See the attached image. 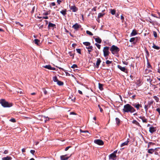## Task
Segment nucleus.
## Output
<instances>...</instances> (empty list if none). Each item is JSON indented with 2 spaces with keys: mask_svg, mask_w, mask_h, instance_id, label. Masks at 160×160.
I'll return each mask as SVG.
<instances>
[{
  "mask_svg": "<svg viewBox=\"0 0 160 160\" xmlns=\"http://www.w3.org/2000/svg\"><path fill=\"white\" fill-rule=\"evenodd\" d=\"M122 111L123 113H132L136 111V110L130 105L127 104L124 106Z\"/></svg>",
  "mask_w": 160,
  "mask_h": 160,
  "instance_id": "nucleus-1",
  "label": "nucleus"
},
{
  "mask_svg": "<svg viewBox=\"0 0 160 160\" xmlns=\"http://www.w3.org/2000/svg\"><path fill=\"white\" fill-rule=\"evenodd\" d=\"M0 104L4 108H9L12 107V103H9L5 101V99H2L0 100Z\"/></svg>",
  "mask_w": 160,
  "mask_h": 160,
  "instance_id": "nucleus-2",
  "label": "nucleus"
},
{
  "mask_svg": "<svg viewBox=\"0 0 160 160\" xmlns=\"http://www.w3.org/2000/svg\"><path fill=\"white\" fill-rule=\"evenodd\" d=\"M110 50L111 51L112 53L114 54L115 53L118 52L120 51V49L117 46L113 45L111 47Z\"/></svg>",
  "mask_w": 160,
  "mask_h": 160,
  "instance_id": "nucleus-3",
  "label": "nucleus"
},
{
  "mask_svg": "<svg viewBox=\"0 0 160 160\" xmlns=\"http://www.w3.org/2000/svg\"><path fill=\"white\" fill-rule=\"evenodd\" d=\"M109 47H105L104 48L103 50V52L104 56L105 57H107L109 55Z\"/></svg>",
  "mask_w": 160,
  "mask_h": 160,
  "instance_id": "nucleus-4",
  "label": "nucleus"
},
{
  "mask_svg": "<svg viewBox=\"0 0 160 160\" xmlns=\"http://www.w3.org/2000/svg\"><path fill=\"white\" fill-rule=\"evenodd\" d=\"M153 102L154 101L153 100H151L148 102L147 105H145L144 108L145 109L146 112H147L148 108H150L151 105L153 104Z\"/></svg>",
  "mask_w": 160,
  "mask_h": 160,
  "instance_id": "nucleus-5",
  "label": "nucleus"
},
{
  "mask_svg": "<svg viewBox=\"0 0 160 160\" xmlns=\"http://www.w3.org/2000/svg\"><path fill=\"white\" fill-rule=\"evenodd\" d=\"M94 142L95 143L99 145H102L104 144L103 141L101 139H95Z\"/></svg>",
  "mask_w": 160,
  "mask_h": 160,
  "instance_id": "nucleus-6",
  "label": "nucleus"
},
{
  "mask_svg": "<svg viewBox=\"0 0 160 160\" xmlns=\"http://www.w3.org/2000/svg\"><path fill=\"white\" fill-rule=\"evenodd\" d=\"M132 106L136 108L138 110H139L140 108L142 107V105L141 104H139L138 103H133Z\"/></svg>",
  "mask_w": 160,
  "mask_h": 160,
  "instance_id": "nucleus-7",
  "label": "nucleus"
},
{
  "mask_svg": "<svg viewBox=\"0 0 160 160\" xmlns=\"http://www.w3.org/2000/svg\"><path fill=\"white\" fill-rule=\"evenodd\" d=\"M67 154L64 155H62L60 156L61 160H67L70 157L71 155L69 157L67 156Z\"/></svg>",
  "mask_w": 160,
  "mask_h": 160,
  "instance_id": "nucleus-8",
  "label": "nucleus"
},
{
  "mask_svg": "<svg viewBox=\"0 0 160 160\" xmlns=\"http://www.w3.org/2000/svg\"><path fill=\"white\" fill-rule=\"evenodd\" d=\"M81 27V26L79 25L78 23H76L72 26V28L76 30H78V28Z\"/></svg>",
  "mask_w": 160,
  "mask_h": 160,
  "instance_id": "nucleus-9",
  "label": "nucleus"
},
{
  "mask_svg": "<svg viewBox=\"0 0 160 160\" xmlns=\"http://www.w3.org/2000/svg\"><path fill=\"white\" fill-rule=\"evenodd\" d=\"M157 128L156 127H151L149 128V131L151 133H153L154 132L156 131Z\"/></svg>",
  "mask_w": 160,
  "mask_h": 160,
  "instance_id": "nucleus-10",
  "label": "nucleus"
},
{
  "mask_svg": "<svg viewBox=\"0 0 160 160\" xmlns=\"http://www.w3.org/2000/svg\"><path fill=\"white\" fill-rule=\"evenodd\" d=\"M142 120V122L144 123H147L148 122V120L144 116H140L138 117Z\"/></svg>",
  "mask_w": 160,
  "mask_h": 160,
  "instance_id": "nucleus-11",
  "label": "nucleus"
},
{
  "mask_svg": "<svg viewBox=\"0 0 160 160\" xmlns=\"http://www.w3.org/2000/svg\"><path fill=\"white\" fill-rule=\"evenodd\" d=\"M70 9L73 12H76L78 10V9L75 6H71L70 7Z\"/></svg>",
  "mask_w": 160,
  "mask_h": 160,
  "instance_id": "nucleus-12",
  "label": "nucleus"
},
{
  "mask_svg": "<svg viewBox=\"0 0 160 160\" xmlns=\"http://www.w3.org/2000/svg\"><path fill=\"white\" fill-rule=\"evenodd\" d=\"M118 68H119L121 71L124 72H126V68L124 67H122L121 66L118 65Z\"/></svg>",
  "mask_w": 160,
  "mask_h": 160,
  "instance_id": "nucleus-13",
  "label": "nucleus"
},
{
  "mask_svg": "<svg viewBox=\"0 0 160 160\" xmlns=\"http://www.w3.org/2000/svg\"><path fill=\"white\" fill-rule=\"evenodd\" d=\"M129 142V139L128 138L127 140V141H125V142L122 143V144L121 145V147H122L123 146H125V145H128V143Z\"/></svg>",
  "mask_w": 160,
  "mask_h": 160,
  "instance_id": "nucleus-14",
  "label": "nucleus"
},
{
  "mask_svg": "<svg viewBox=\"0 0 160 160\" xmlns=\"http://www.w3.org/2000/svg\"><path fill=\"white\" fill-rule=\"evenodd\" d=\"M157 148H155L154 149H148V153H150V154H152L155 150H157Z\"/></svg>",
  "mask_w": 160,
  "mask_h": 160,
  "instance_id": "nucleus-15",
  "label": "nucleus"
},
{
  "mask_svg": "<svg viewBox=\"0 0 160 160\" xmlns=\"http://www.w3.org/2000/svg\"><path fill=\"white\" fill-rule=\"evenodd\" d=\"M12 158L9 156H7L6 157H3L2 158V160H12Z\"/></svg>",
  "mask_w": 160,
  "mask_h": 160,
  "instance_id": "nucleus-16",
  "label": "nucleus"
},
{
  "mask_svg": "<svg viewBox=\"0 0 160 160\" xmlns=\"http://www.w3.org/2000/svg\"><path fill=\"white\" fill-rule=\"evenodd\" d=\"M101 62V60L100 58H98L97 60L96 63V65L97 68H98L99 67V66L100 65V63Z\"/></svg>",
  "mask_w": 160,
  "mask_h": 160,
  "instance_id": "nucleus-17",
  "label": "nucleus"
},
{
  "mask_svg": "<svg viewBox=\"0 0 160 160\" xmlns=\"http://www.w3.org/2000/svg\"><path fill=\"white\" fill-rule=\"evenodd\" d=\"M55 26H56V25L55 24H54L50 22H49L48 23V28H49L50 27H52V28L55 27Z\"/></svg>",
  "mask_w": 160,
  "mask_h": 160,
  "instance_id": "nucleus-18",
  "label": "nucleus"
},
{
  "mask_svg": "<svg viewBox=\"0 0 160 160\" xmlns=\"http://www.w3.org/2000/svg\"><path fill=\"white\" fill-rule=\"evenodd\" d=\"M116 155L114 153H112L110 154L109 156V158H111L114 160V158L116 157Z\"/></svg>",
  "mask_w": 160,
  "mask_h": 160,
  "instance_id": "nucleus-19",
  "label": "nucleus"
},
{
  "mask_svg": "<svg viewBox=\"0 0 160 160\" xmlns=\"http://www.w3.org/2000/svg\"><path fill=\"white\" fill-rule=\"evenodd\" d=\"M95 41L97 42L100 43H101L102 42V40L99 37H98L97 38H95Z\"/></svg>",
  "mask_w": 160,
  "mask_h": 160,
  "instance_id": "nucleus-20",
  "label": "nucleus"
},
{
  "mask_svg": "<svg viewBox=\"0 0 160 160\" xmlns=\"http://www.w3.org/2000/svg\"><path fill=\"white\" fill-rule=\"evenodd\" d=\"M57 82V84L60 86H62L63 85V82L61 81H54Z\"/></svg>",
  "mask_w": 160,
  "mask_h": 160,
  "instance_id": "nucleus-21",
  "label": "nucleus"
},
{
  "mask_svg": "<svg viewBox=\"0 0 160 160\" xmlns=\"http://www.w3.org/2000/svg\"><path fill=\"white\" fill-rule=\"evenodd\" d=\"M137 34V32L135 30H132V32L131 33L130 36H135Z\"/></svg>",
  "mask_w": 160,
  "mask_h": 160,
  "instance_id": "nucleus-22",
  "label": "nucleus"
},
{
  "mask_svg": "<svg viewBox=\"0 0 160 160\" xmlns=\"http://www.w3.org/2000/svg\"><path fill=\"white\" fill-rule=\"evenodd\" d=\"M86 48L88 49V53L89 54H90V52L91 51L92 49L93 48V47L92 46H89L88 47H87Z\"/></svg>",
  "mask_w": 160,
  "mask_h": 160,
  "instance_id": "nucleus-23",
  "label": "nucleus"
},
{
  "mask_svg": "<svg viewBox=\"0 0 160 160\" xmlns=\"http://www.w3.org/2000/svg\"><path fill=\"white\" fill-rule=\"evenodd\" d=\"M67 10L65 9V10H62L60 11V13L62 14L63 16H65L66 14Z\"/></svg>",
  "mask_w": 160,
  "mask_h": 160,
  "instance_id": "nucleus-24",
  "label": "nucleus"
},
{
  "mask_svg": "<svg viewBox=\"0 0 160 160\" xmlns=\"http://www.w3.org/2000/svg\"><path fill=\"white\" fill-rule=\"evenodd\" d=\"M99 88L100 90H102L103 89V84L101 83H98Z\"/></svg>",
  "mask_w": 160,
  "mask_h": 160,
  "instance_id": "nucleus-25",
  "label": "nucleus"
},
{
  "mask_svg": "<svg viewBox=\"0 0 160 160\" xmlns=\"http://www.w3.org/2000/svg\"><path fill=\"white\" fill-rule=\"evenodd\" d=\"M142 82L141 81H137V82H136L137 85L138 87H139L141 86L142 84Z\"/></svg>",
  "mask_w": 160,
  "mask_h": 160,
  "instance_id": "nucleus-26",
  "label": "nucleus"
},
{
  "mask_svg": "<svg viewBox=\"0 0 160 160\" xmlns=\"http://www.w3.org/2000/svg\"><path fill=\"white\" fill-rule=\"evenodd\" d=\"M115 120L117 125L119 126L120 124V119L118 118H116L115 119Z\"/></svg>",
  "mask_w": 160,
  "mask_h": 160,
  "instance_id": "nucleus-27",
  "label": "nucleus"
},
{
  "mask_svg": "<svg viewBox=\"0 0 160 160\" xmlns=\"http://www.w3.org/2000/svg\"><path fill=\"white\" fill-rule=\"evenodd\" d=\"M132 123L133 124L136 125L137 126H140L139 123L137 121H136V120H133L132 122Z\"/></svg>",
  "mask_w": 160,
  "mask_h": 160,
  "instance_id": "nucleus-28",
  "label": "nucleus"
},
{
  "mask_svg": "<svg viewBox=\"0 0 160 160\" xmlns=\"http://www.w3.org/2000/svg\"><path fill=\"white\" fill-rule=\"evenodd\" d=\"M43 67L44 68H45L48 69L49 70H51V67L50 65H46L45 66H43Z\"/></svg>",
  "mask_w": 160,
  "mask_h": 160,
  "instance_id": "nucleus-29",
  "label": "nucleus"
},
{
  "mask_svg": "<svg viewBox=\"0 0 160 160\" xmlns=\"http://www.w3.org/2000/svg\"><path fill=\"white\" fill-rule=\"evenodd\" d=\"M105 15V13H98V18H99L102 17Z\"/></svg>",
  "mask_w": 160,
  "mask_h": 160,
  "instance_id": "nucleus-30",
  "label": "nucleus"
},
{
  "mask_svg": "<svg viewBox=\"0 0 160 160\" xmlns=\"http://www.w3.org/2000/svg\"><path fill=\"white\" fill-rule=\"evenodd\" d=\"M83 43L86 46H88V47L90 46V45H91L90 43L89 42H83Z\"/></svg>",
  "mask_w": 160,
  "mask_h": 160,
  "instance_id": "nucleus-31",
  "label": "nucleus"
},
{
  "mask_svg": "<svg viewBox=\"0 0 160 160\" xmlns=\"http://www.w3.org/2000/svg\"><path fill=\"white\" fill-rule=\"evenodd\" d=\"M152 47L154 49L157 50H159L160 48L159 47L156 46L154 43L153 44V46H152Z\"/></svg>",
  "mask_w": 160,
  "mask_h": 160,
  "instance_id": "nucleus-32",
  "label": "nucleus"
},
{
  "mask_svg": "<svg viewBox=\"0 0 160 160\" xmlns=\"http://www.w3.org/2000/svg\"><path fill=\"white\" fill-rule=\"evenodd\" d=\"M153 98L156 100V102H158L159 101V98L157 96H155L153 97Z\"/></svg>",
  "mask_w": 160,
  "mask_h": 160,
  "instance_id": "nucleus-33",
  "label": "nucleus"
},
{
  "mask_svg": "<svg viewBox=\"0 0 160 160\" xmlns=\"http://www.w3.org/2000/svg\"><path fill=\"white\" fill-rule=\"evenodd\" d=\"M34 41L35 43L36 44L38 45V42H40V40L38 39H34Z\"/></svg>",
  "mask_w": 160,
  "mask_h": 160,
  "instance_id": "nucleus-34",
  "label": "nucleus"
},
{
  "mask_svg": "<svg viewBox=\"0 0 160 160\" xmlns=\"http://www.w3.org/2000/svg\"><path fill=\"white\" fill-rule=\"evenodd\" d=\"M111 13L112 15H114L116 11L115 9H111L110 10Z\"/></svg>",
  "mask_w": 160,
  "mask_h": 160,
  "instance_id": "nucleus-35",
  "label": "nucleus"
},
{
  "mask_svg": "<svg viewBox=\"0 0 160 160\" xmlns=\"http://www.w3.org/2000/svg\"><path fill=\"white\" fill-rule=\"evenodd\" d=\"M51 12L50 10H49L48 11L44 13H43V15H47L50 14Z\"/></svg>",
  "mask_w": 160,
  "mask_h": 160,
  "instance_id": "nucleus-36",
  "label": "nucleus"
},
{
  "mask_svg": "<svg viewBox=\"0 0 160 160\" xmlns=\"http://www.w3.org/2000/svg\"><path fill=\"white\" fill-rule=\"evenodd\" d=\"M86 33L90 36H92L93 35V34L91 32L88 30L86 31Z\"/></svg>",
  "mask_w": 160,
  "mask_h": 160,
  "instance_id": "nucleus-37",
  "label": "nucleus"
},
{
  "mask_svg": "<svg viewBox=\"0 0 160 160\" xmlns=\"http://www.w3.org/2000/svg\"><path fill=\"white\" fill-rule=\"evenodd\" d=\"M17 92L18 93H19L21 94L23 93V91L21 90L20 89H18Z\"/></svg>",
  "mask_w": 160,
  "mask_h": 160,
  "instance_id": "nucleus-38",
  "label": "nucleus"
},
{
  "mask_svg": "<svg viewBox=\"0 0 160 160\" xmlns=\"http://www.w3.org/2000/svg\"><path fill=\"white\" fill-rule=\"evenodd\" d=\"M151 65L149 62L148 61L147 62V68H151Z\"/></svg>",
  "mask_w": 160,
  "mask_h": 160,
  "instance_id": "nucleus-39",
  "label": "nucleus"
},
{
  "mask_svg": "<svg viewBox=\"0 0 160 160\" xmlns=\"http://www.w3.org/2000/svg\"><path fill=\"white\" fill-rule=\"evenodd\" d=\"M71 68H72L74 69L76 68H77L78 66L76 64H74L71 66Z\"/></svg>",
  "mask_w": 160,
  "mask_h": 160,
  "instance_id": "nucleus-40",
  "label": "nucleus"
},
{
  "mask_svg": "<svg viewBox=\"0 0 160 160\" xmlns=\"http://www.w3.org/2000/svg\"><path fill=\"white\" fill-rule=\"evenodd\" d=\"M95 45L97 46V47L99 49H100V48H101V45L99 44H98L97 43H95Z\"/></svg>",
  "mask_w": 160,
  "mask_h": 160,
  "instance_id": "nucleus-41",
  "label": "nucleus"
},
{
  "mask_svg": "<svg viewBox=\"0 0 160 160\" xmlns=\"http://www.w3.org/2000/svg\"><path fill=\"white\" fill-rule=\"evenodd\" d=\"M98 108H99V109H100V111L101 112H103V109H102L101 108L100 105L99 104H98Z\"/></svg>",
  "mask_w": 160,
  "mask_h": 160,
  "instance_id": "nucleus-42",
  "label": "nucleus"
},
{
  "mask_svg": "<svg viewBox=\"0 0 160 160\" xmlns=\"http://www.w3.org/2000/svg\"><path fill=\"white\" fill-rule=\"evenodd\" d=\"M135 38H131L130 39V40H129V41L130 42H133V41H135Z\"/></svg>",
  "mask_w": 160,
  "mask_h": 160,
  "instance_id": "nucleus-43",
  "label": "nucleus"
},
{
  "mask_svg": "<svg viewBox=\"0 0 160 160\" xmlns=\"http://www.w3.org/2000/svg\"><path fill=\"white\" fill-rule=\"evenodd\" d=\"M153 35L155 38H157V33L155 31L153 32Z\"/></svg>",
  "mask_w": 160,
  "mask_h": 160,
  "instance_id": "nucleus-44",
  "label": "nucleus"
},
{
  "mask_svg": "<svg viewBox=\"0 0 160 160\" xmlns=\"http://www.w3.org/2000/svg\"><path fill=\"white\" fill-rule=\"evenodd\" d=\"M10 121L13 122H16L15 119L14 118H11L10 120Z\"/></svg>",
  "mask_w": 160,
  "mask_h": 160,
  "instance_id": "nucleus-45",
  "label": "nucleus"
},
{
  "mask_svg": "<svg viewBox=\"0 0 160 160\" xmlns=\"http://www.w3.org/2000/svg\"><path fill=\"white\" fill-rule=\"evenodd\" d=\"M43 91L45 95H46L47 94V92L45 88H42Z\"/></svg>",
  "mask_w": 160,
  "mask_h": 160,
  "instance_id": "nucleus-46",
  "label": "nucleus"
},
{
  "mask_svg": "<svg viewBox=\"0 0 160 160\" xmlns=\"http://www.w3.org/2000/svg\"><path fill=\"white\" fill-rule=\"evenodd\" d=\"M76 51L79 54H81V50L80 49H76Z\"/></svg>",
  "mask_w": 160,
  "mask_h": 160,
  "instance_id": "nucleus-47",
  "label": "nucleus"
},
{
  "mask_svg": "<svg viewBox=\"0 0 160 160\" xmlns=\"http://www.w3.org/2000/svg\"><path fill=\"white\" fill-rule=\"evenodd\" d=\"M112 61H110L108 60L106 61V63L107 64H111L112 63Z\"/></svg>",
  "mask_w": 160,
  "mask_h": 160,
  "instance_id": "nucleus-48",
  "label": "nucleus"
},
{
  "mask_svg": "<svg viewBox=\"0 0 160 160\" xmlns=\"http://www.w3.org/2000/svg\"><path fill=\"white\" fill-rule=\"evenodd\" d=\"M151 15L152 16V17H155V18H158V15L156 14H151Z\"/></svg>",
  "mask_w": 160,
  "mask_h": 160,
  "instance_id": "nucleus-49",
  "label": "nucleus"
},
{
  "mask_svg": "<svg viewBox=\"0 0 160 160\" xmlns=\"http://www.w3.org/2000/svg\"><path fill=\"white\" fill-rule=\"evenodd\" d=\"M30 152L33 155L35 151L34 150H30Z\"/></svg>",
  "mask_w": 160,
  "mask_h": 160,
  "instance_id": "nucleus-50",
  "label": "nucleus"
},
{
  "mask_svg": "<svg viewBox=\"0 0 160 160\" xmlns=\"http://www.w3.org/2000/svg\"><path fill=\"white\" fill-rule=\"evenodd\" d=\"M156 110L158 112L159 115H160V108H158L156 109Z\"/></svg>",
  "mask_w": 160,
  "mask_h": 160,
  "instance_id": "nucleus-51",
  "label": "nucleus"
},
{
  "mask_svg": "<svg viewBox=\"0 0 160 160\" xmlns=\"http://www.w3.org/2000/svg\"><path fill=\"white\" fill-rule=\"evenodd\" d=\"M55 3L54 2H52L50 4V6H53L55 5Z\"/></svg>",
  "mask_w": 160,
  "mask_h": 160,
  "instance_id": "nucleus-52",
  "label": "nucleus"
},
{
  "mask_svg": "<svg viewBox=\"0 0 160 160\" xmlns=\"http://www.w3.org/2000/svg\"><path fill=\"white\" fill-rule=\"evenodd\" d=\"M71 147V146H69L67 147L65 149V151H67L69 149V148Z\"/></svg>",
  "mask_w": 160,
  "mask_h": 160,
  "instance_id": "nucleus-53",
  "label": "nucleus"
},
{
  "mask_svg": "<svg viewBox=\"0 0 160 160\" xmlns=\"http://www.w3.org/2000/svg\"><path fill=\"white\" fill-rule=\"evenodd\" d=\"M149 20H148V21L151 24H152L153 23V22L152 20L150 18H149Z\"/></svg>",
  "mask_w": 160,
  "mask_h": 160,
  "instance_id": "nucleus-54",
  "label": "nucleus"
},
{
  "mask_svg": "<svg viewBox=\"0 0 160 160\" xmlns=\"http://www.w3.org/2000/svg\"><path fill=\"white\" fill-rule=\"evenodd\" d=\"M34 9H35V7H34L32 8V11H31V12L32 13H33L34 12Z\"/></svg>",
  "mask_w": 160,
  "mask_h": 160,
  "instance_id": "nucleus-55",
  "label": "nucleus"
},
{
  "mask_svg": "<svg viewBox=\"0 0 160 160\" xmlns=\"http://www.w3.org/2000/svg\"><path fill=\"white\" fill-rule=\"evenodd\" d=\"M157 14H158L157 18L160 19V13L159 12H157Z\"/></svg>",
  "mask_w": 160,
  "mask_h": 160,
  "instance_id": "nucleus-56",
  "label": "nucleus"
},
{
  "mask_svg": "<svg viewBox=\"0 0 160 160\" xmlns=\"http://www.w3.org/2000/svg\"><path fill=\"white\" fill-rule=\"evenodd\" d=\"M62 1H61L60 0H57V3L59 4H60V3Z\"/></svg>",
  "mask_w": 160,
  "mask_h": 160,
  "instance_id": "nucleus-57",
  "label": "nucleus"
},
{
  "mask_svg": "<svg viewBox=\"0 0 160 160\" xmlns=\"http://www.w3.org/2000/svg\"><path fill=\"white\" fill-rule=\"evenodd\" d=\"M8 153V150H5L3 152V153L5 154H7Z\"/></svg>",
  "mask_w": 160,
  "mask_h": 160,
  "instance_id": "nucleus-58",
  "label": "nucleus"
},
{
  "mask_svg": "<svg viewBox=\"0 0 160 160\" xmlns=\"http://www.w3.org/2000/svg\"><path fill=\"white\" fill-rule=\"evenodd\" d=\"M92 11H95L96 10V7H94L92 9Z\"/></svg>",
  "mask_w": 160,
  "mask_h": 160,
  "instance_id": "nucleus-59",
  "label": "nucleus"
},
{
  "mask_svg": "<svg viewBox=\"0 0 160 160\" xmlns=\"http://www.w3.org/2000/svg\"><path fill=\"white\" fill-rule=\"evenodd\" d=\"M71 115H76V114L74 112H70Z\"/></svg>",
  "mask_w": 160,
  "mask_h": 160,
  "instance_id": "nucleus-60",
  "label": "nucleus"
},
{
  "mask_svg": "<svg viewBox=\"0 0 160 160\" xmlns=\"http://www.w3.org/2000/svg\"><path fill=\"white\" fill-rule=\"evenodd\" d=\"M78 92L80 94H82V92L80 90H78Z\"/></svg>",
  "mask_w": 160,
  "mask_h": 160,
  "instance_id": "nucleus-61",
  "label": "nucleus"
},
{
  "mask_svg": "<svg viewBox=\"0 0 160 160\" xmlns=\"http://www.w3.org/2000/svg\"><path fill=\"white\" fill-rule=\"evenodd\" d=\"M69 54L70 56H72L73 57H74V55L71 52H69Z\"/></svg>",
  "mask_w": 160,
  "mask_h": 160,
  "instance_id": "nucleus-62",
  "label": "nucleus"
},
{
  "mask_svg": "<svg viewBox=\"0 0 160 160\" xmlns=\"http://www.w3.org/2000/svg\"><path fill=\"white\" fill-rule=\"evenodd\" d=\"M22 152H25L26 151L25 149L24 148H23L22 150Z\"/></svg>",
  "mask_w": 160,
  "mask_h": 160,
  "instance_id": "nucleus-63",
  "label": "nucleus"
},
{
  "mask_svg": "<svg viewBox=\"0 0 160 160\" xmlns=\"http://www.w3.org/2000/svg\"><path fill=\"white\" fill-rule=\"evenodd\" d=\"M154 152L155 154L157 155H158V152L155 151Z\"/></svg>",
  "mask_w": 160,
  "mask_h": 160,
  "instance_id": "nucleus-64",
  "label": "nucleus"
}]
</instances>
